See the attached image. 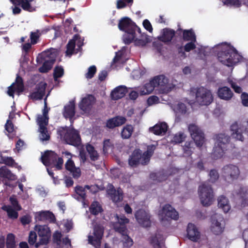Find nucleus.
<instances>
[{
	"mask_svg": "<svg viewBox=\"0 0 248 248\" xmlns=\"http://www.w3.org/2000/svg\"><path fill=\"white\" fill-rule=\"evenodd\" d=\"M6 246L7 248H14L15 246V236L12 233L7 235L6 239Z\"/></svg>",
	"mask_w": 248,
	"mask_h": 248,
	"instance_id": "nucleus-52",
	"label": "nucleus"
},
{
	"mask_svg": "<svg viewBox=\"0 0 248 248\" xmlns=\"http://www.w3.org/2000/svg\"><path fill=\"white\" fill-rule=\"evenodd\" d=\"M83 39L78 35H74L73 39L71 40L67 45L66 55L70 57L74 53H77L80 50L83 44Z\"/></svg>",
	"mask_w": 248,
	"mask_h": 248,
	"instance_id": "nucleus-16",
	"label": "nucleus"
},
{
	"mask_svg": "<svg viewBox=\"0 0 248 248\" xmlns=\"http://www.w3.org/2000/svg\"><path fill=\"white\" fill-rule=\"evenodd\" d=\"M191 93L195 94L196 102L200 105L207 106L213 101L214 97L211 91L206 88L201 87L193 89Z\"/></svg>",
	"mask_w": 248,
	"mask_h": 248,
	"instance_id": "nucleus-6",
	"label": "nucleus"
},
{
	"mask_svg": "<svg viewBox=\"0 0 248 248\" xmlns=\"http://www.w3.org/2000/svg\"><path fill=\"white\" fill-rule=\"evenodd\" d=\"M60 135L68 144L76 146L80 143L79 133L72 127L62 128Z\"/></svg>",
	"mask_w": 248,
	"mask_h": 248,
	"instance_id": "nucleus-12",
	"label": "nucleus"
},
{
	"mask_svg": "<svg viewBox=\"0 0 248 248\" xmlns=\"http://www.w3.org/2000/svg\"><path fill=\"white\" fill-rule=\"evenodd\" d=\"M96 72V68L94 65L89 67L88 71L85 74V77L88 79L92 78Z\"/></svg>",
	"mask_w": 248,
	"mask_h": 248,
	"instance_id": "nucleus-57",
	"label": "nucleus"
},
{
	"mask_svg": "<svg viewBox=\"0 0 248 248\" xmlns=\"http://www.w3.org/2000/svg\"><path fill=\"white\" fill-rule=\"evenodd\" d=\"M23 90L24 86L22 79L20 77H17L16 82L9 87L7 93L9 96L14 97V93H16L19 95L23 91Z\"/></svg>",
	"mask_w": 248,
	"mask_h": 248,
	"instance_id": "nucleus-23",
	"label": "nucleus"
},
{
	"mask_svg": "<svg viewBox=\"0 0 248 248\" xmlns=\"http://www.w3.org/2000/svg\"><path fill=\"white\" fill-rule=\"evenodd\" d=\"M126 119L122 116H117L108 120L107 122V126L109 128H113L124 124Z\"/></svg>",
	"mask_w": 248,
	"mask_h": 248,
	"instance_id": "nucleus-38",
	"label": "nucleus"
},
{
	"mask_svg": "<svg viewBox=\"0 0 248 248\" xmlns=\"http://www.w3.org/2000/svg\"><path fill=\"white\" fill-rule=\"evenodd\" d=\"M222 174L225 180L228 183H231L239 179L240 171L237 166L228 165L223 167Z\"/></svg>",
	"mask_w": 248,
	"mask_h": 248,
	"instance_id": "nucleus-13",
	"label": "nucleus"
},
{
	"mask_svg": "<svg viewBox=\"0 0 248 248\" xmlns=\"http://www.w3.org/2000/svg\"><path fill=\"white\" fill-rule=\"evenodd\" d=\"M188 130L197 146H202L204 142V137L201 129L195 124H192L189 125Z\"/></svg>",
	"mask_w": 248,
	"mask_h": 248,
	"instance_id": "nucleus-17",
	"label": "nucleus"
},
{
	"mask_svg": "<svg viewBox=\"0 0 248 248\" xmlns=\"http://www.w3.org/2000/svg\"><path fill=\"white\" fill-rule=\"evenodd\" d=\"M95 102L94 97L88 94L83 97L79 104V108L84 112L88 111Z\"/></svg>",
	"mask_w": 248,
	"mask_h": 248,
	"instance_id": "nucleus-27",
	"label": "nucleus"
},
{
	"mask_svg": "<svg viewBox=\"0 0 248 248\" xmlns=\"http://www.w3.org/2000/svg\"><path fill=\"white\" fill-rule=\"evenodd\" d=\"M233 198L242 202V205L244 206L245 199L248 198V187L245 186H238L235 189L232 193Z\"/></svg>",
	"mask_w": 248,
	"mask_h": 248,
	"instance_id": "nucleus-24",
	"label": "nucleus"
},
{
	"mask_svg": "<svg viewBox=\"0 0 248 248\" xmlns=\"http://www.w3.org/2000/svg\"><path fill=\"white\" fill-rule=\"evenodd\" d=\"M221 1L227 6L239 7L241 5L243 0H221Z\"/></svg>",
	"mask_w": 248,
	"mask_h": 248,
	"instance_id": "nucleus-48",
	"label": "nucleus"
},
{
	"mask_svg": "<svg viewBox=\"0 0 248 248\" xmlns=\"http://www.w3.org/2000/svg\"><path fill=\"white\" fill-rule=\"evenodd\" d=\"M120 30L125 32L123 39L125 44H130L135 36L134 34L137 31L140 34V29L128 17L123 18L119 22L118 25Z\"/></svg>",
	"mask_w": 248,
	"mask_h": 248,
	"instance_id": "nucleus-2",
	"label": "nucleus"
},
{
	"mask_svg": "<svg viewBox=\"0 0 248 248\" xmlns=\"http://www.w3.org/2000/svg\"><path fill=\"white\" fill-rule=\"evenodd\" d=\"M57 55L58 50L53 48L39 54L37 57V62L38 63L43 62L42 66L39 68V71L46 73L49 70L52 68Z\"/></svg>",
	"mask_w": 248,
	"mask_h": 248,
	"instance_id": "nucleus-4",
	"label": "nucleus"
},
{
	"mask_svg": "<svg viewBox=\"0 0 248 248\" xmlns=\"http://www.w3.org/2000/svg\"><path fill=\"white\" fill-rule=\"evenodd\" d=\"M128 92V89L125 86L120 85L111 91L110 96L113 100H118L123 97Z\"/></svg>",
	"mask_w": 248,
	"mask_h": 248,
	"instance_id": "nucleus-29",
	"label": "nucleus"
},
{
	"mask_svg": "<svg viewBox=\"0 0 248 248\" xmlns=\"http://www.w3.org/2000/svg\"><path fill=\"white\" fill-rule=\"evenodd\" d=\"M103 234V229L101 226H94L93 235H89L88 236L89 243L95 248H99Z\"/></svg>",
	"mask_w": 248,
	"mask_h": 248,
	"instance_id": "nucleus-21",
	"label": "nucleus"
},
{
	"mask_svg": "<svg viewBox=\"0 0 248 248\" xmlns=\"http://www.w3.org/2000/svg\"><path fill=\"white\" fill-rule=\"evenodd\" d=\"M210 180L212 182H215L218 178V174L216 170H211L210 174Z\"/></svg>",
	"mask_w": 248,
	"mask_h": 248,
	"instance_id": "nucleus-64",
	"label": "nucleus"
},
{
	"mask_svg": "<svg viewBox=\"0 0 248 248\" xmlns=\"http://www.w3.org/2000/svg\"><path fill=\"white\" fill-rule=\"evenodd\" d=\"M155 148L154 145L148 146L147 150L142 155L140 150H136L132 153L129 159V164L131 167H135L139 164L145 165L149 162L150 157Z\"/></svg>",
	"mask_w": 248,
	"mask_h": 248,
	"instance_id": "nucleus-5",
	"label": "nucleus"
},
{
	"mask_svg": "<svg viewBox=\"0 0 248 248\" xmlns=\"http://www.w3.org/2000/svg\"><path fill=\"white\" fill-rule=\"evenodd\" d=\"M112 144L109 140H106L104 141L103 151L104 154L108 153L109 149H111Z\"/></svg>",
	"mask_w": 248,
	"mask_h": 248,
	"instance_id": "nucleus-58",
	"label": "nucleus"
},
{
	"mask_svg": "<svg viewBox=\"0 0 248 248\" xmlns=\"http://www.w3.org/2000/svg\"><path fill=\"white\" fill-rule=\"evenodd\" d=\"M114 220L116 222H114L112 226L114 230L120 232L122 235V241L124 247L129 248L133 244L132 239L127 235V229L125 224L128 223L129 219L124 216L119 217L117 215L114 216Z\"/></svg>",
	"mask_w": 248,
	"mask_h": 248,
	"instance_id": "nucleus-3",
	"label": "nucleus"
},
{
	"mask_svg": "<svg viewBox=\"0 0 248 248\" xmlns=\"http://www.w3.org/2000/svg\"><path fill=\"white\" fill-rule=\"evenodd\" d=\"M183 39L186 41H194L196 42V36L192 30H185L183 32Z\"/></svg>",
	"mask_w": 248,
	"mask_h": 248,
	"instance_id": "nucleus-45",
	"label": "nucleus"
},
{
	"mask_svg": "<svg viewBox=\"0 0 248 248\" xmlns=\"http://www.w3.org/2000/svg\"><path fill=\"white\" fill-rule=\"evenodd\" d=\"M0 175L10 180L16 179V176L13 174L6 167H2L0 170Z\"/></svg>",
	"mask_w": 248,
	"mask_h": 248,
	"instance_id": "nucleus-42",
	"label": "nucleus"
},
{
	"mask_svg": "<svg viewBox=\"0 0 248 248\" xmlns=\"http://www.w3.org/2000/svg\"><path fill=\"white\" fill-rule=\"evenodd\" d=\"M215 143L213 148L212 156L213 159H217L222 157L225 153L229 137L224 134L217 135L215 138Z\"/></svg>",
	"mask_w": 248,
	"mask_h": 248,
	"instance_id": "nucleus-7",
	"label": "nucleus"
},
{
	"mask_svg": "<svg viewBox=\"0 0 248 248\" xmlns=\"http://www.w3.org/2000/svg\"><path fill=\"white\" fill-rule=\"evenodd\" d=\"M174 111L176 114H185L186 112V108L183 103L178 102L172 106Z\"/></svg>",
	"mask_w": 248,
	"mask_h": 248,
	"instance_id": "nucleus-44",
	"label": "nucleus"
},
{
	"mask_svg": "<svg viewBox=\"0 0 248 248\" xmlns=\"http://www.w3.org/2000/svg\"><path fill=\"white\" fill-rule=\"evenodd\" d=\"M35 230L37 232L40 237L39 242L35 244L38 248L40 245H46L48 243L51 236L49 228L46 225H36Z\"/></svg>",
	"mask_w": 248,
	"mask_h": 248,
	"instance_id": "nucleus-15",
	"label": "nucleus"
},
{
	"mask_svg": "<svg viewBox=\"0 0 248 248\" xmlns=\"http://www.w3.org/2000/svg\"><path fill=\"white\" fill-rule=\"evenodd\" d=\"M10 201L13 208L10 205H3L2 210L5 211L8 217L13 219H16L18 217L17 211L21 210V207L18 204V201L15 196H12L10 198Z\"/></svg>",
	"mask_w": 248,
	"mask_h": 248,
	"instance_id": "nucleus-18",
	"label": "nucleus"
},
{
	"mask_svg": "<svg viewBox=\"0 0 248 248\" xmlns=\"http://www.w3.org/2000/svg\"><path fill=\"white\" fill-rule=\"evenodd\" d=\"M232 136L237 140L242 141L243 136V131L245 130L248 136V120L243 123H234L231 126Z\"/></svg>",
	"mask_w": 248,
	"mask_h": 248,
	"instance_id": "nucleus-14",
	"label": "nucleus"
},
{
	"mask_svg": "<svg viewBox=\"0 0 248 248\" xmlns=\"http://www.w3.org/2000/svg\"><path fill=\"white\" fill-rule=\"evenodd\" d=\"M65 229L66 232H69L73 228V223L71 220L63 219L61 223Z\"/></svg>",
	"mask_w": 248,
	"mask_h": 248,
	"instance_id": "nucleus-55",
	"label": "nucleus"
},
{
	"mask_svg": "<svg viewBox=\"0 0 248 248\" xmlns=\"http://www.w3.org/2000/svg\"><path fill=\"white\" fill-rule=\"evenodd\" d=\"M37 235L35 232H31L29 236V243L30 245L36 244Z\"/></svg>",
	"mask_w": 248,
	"mask_h": 248,
	"instance_id": "nucleus-60",
	"label": "nucleus"
},
{
	"mask_svg": "<svg viewBox=\"0 0 248 248\" xmlns=\"http://www.w3.org/2000/svg\"><path fill=\"white\" fill-rule=\"evenodd\" d=\"M159 102V98L156 96H151L147 100L148 104L150 106L157 104Z\"/></svg>",
	"mask_w": 248,
	"mask_h": 248,
	"instance_id": "nucleus-63",
	"label": "nucleus"
},
{
	"mask_svg": "<svg viewBox=\"0 0 248 248\" xmlns=\"http://www.w3.org/2000/svg\"><path fill=\"white\" fill-rule=\"evenodd\" d=\"M168 125L166 123L161 122L150 128V131L156 135H163L167 132Z\"/></svg>",
	"mask_w": 248,
	"mask_h": 248,
	"instance_id": "nucleus-35",
	"label": "nucleus"
},
{
	"mask_svg": "<svg viewBox=\"0 0 248 248\" xmlns=\"http://www.w3.org/2000/svg\"><path fill=\"white\" fill-rule=\"evenodd\" d=\"M47 114L48 110L46 108V98H45V108L43 110V115H38L37 119V122L39 126V138L42 141L47 140L49 139L50 137L46 128L48 121Z\"/></svg>",
	"mask_w": 248,
	"mask_h": 248,
	"instance_id": "nucleus-8",
	"label": "nucleus"
},
{
	"mask_svg": "<svg viewBox=\"0 0 248 248\" xmlns=\"http://www.w3.org/2000/svg\"><path fill=\"white\" fill-rule=\"evenodd\" d=\"M198 194L201 203L205 206L211 205L214 200V192L211 186L206 183L200 185L198 189Z\"/></svg>",
	"mask_w": 248,
	"mask_h": 248,
	"instance_id": "nucleus-9",
	"label": "nucleus"
},
{
	"mask_svg": "<svg viewBox=\"0 0 248 248\" xmlns=\"http://www.w3.org/2000/svg\"><path fill=\"white\" fill-rule=\"evenodd\" d=\"M187 235L190 240L196 242L200 238V232L195 225L189 223L187 228Z\"/></svg>",
	"mask_w": 248,
	"mask_h": 248,
	"instance_id": "nucleus-31",
	"label": "nucleus"
},
{
	"mask_svg": "<svg viewBox=\"0 0 248 248\" xmlns=\"http://www.w3.org/2000/svg\"><path fill=\"white\" fill-rule=\"evenodd\" d=\"M227 81L236 93H240L242 92L241 80L237 79L232 77H229L228 78Z\"/></svg>",
	"mask_w": 248,
	"mask_h": 248,
	"instance_id": "nucleus-40",
	"label": "nucleus"
},
{
	"mask_svg": "<svg viewBox=\"0 0 248 248\" xmlns=\"http://www.w3.org/2000/svg\"><path fill=\"white\" fill-rule=\"evenodd\" d=\"M33 0H23L21 3L22 8L29 12H32L35 10V8L31 5Z\"/></svg>",
	"mask_w": 248,
	"mask_h": 248,
	"instance_id": "nucleus-50",
	"label": "nucleus"
},
{
	"mask_svg": "<svg viewBox=\"0 0 248 248\" xmlns=\"http://www.w3.org/2000/svg\"><path fill=\"white\" fill-rule=\"evenodd\" d=\"M5 130L9 133H11L14 131V125L10 120H8L5 125Z\"/></svg>",
	"mask_w": 248,
	"mask_h": 248,
	"instance_id": "nucleus-62",
	"label": "nucleus"
},
{
	"mask_svg": "<svg viewBox=\"0 0 248 248\" xmlns=\"http://www.w3.org/2000/svg\"><path fill=\"white\" fill-rule=\"evenodd\" d=\"M63 69L61 66H57L54 71V78L57 81V78L62 77L63 75Z\"/></svg>",
	"mask_w": 248,
	"mask_h": 248,
	"instance_id": "nucleus-56",
	"label": "nucleus"
},
{
	"mask_svg": "<svg viewBox=\"0 0 248 248\" xmlns=\"http://www.w3.org/2000/svg\"><path fill=\"white\" fill-rule=\"evenodd\" d=\"M86 149L90 155L91 160L95 161L98 159L99 155L96 151H95L92 145L88 144L86 146Z\"/></svg>",
	"mask_w": 248,
	"mask_h": 248,
	"instance_id": "nucleus-46",
	"label": "nucleus"
},
{
	"mask_svg": "<svg viewBox=\"0 0 248 248\" xmlns=\"http://www.w3.org/2000/svg\"><path fill=\"white\" fill-rule=\"evenodd\" d=\"M75 100L70 101L64 108L63 116L66 118L72 119L75 115Z\"/></svg>",
	"mask_w": 248,
	"mask_h": 248,
	"instance_id": "nucleus-36",
	"label": "nucleus"
},
{
	"mask_svg": "<svg viewBox=\"0 0 248 248\" xmlns=\"http://www.w3.org/2000/svg\"><path fill=\"white\" fill-rule=\"evenodd\" d=\"M241 100L244 106L248 107V93H243L241 95Z\"/></svg>",
	"mask_w": 248,
	"mask_h": 248,
	"instance_id": "nucleus-61",
	"label": "nucleus"
},
{
	"mask_svg": "<svg viewBox=\"0 0 248 248\" xmlns=\"http://www.w3.org/2000/svg\"><path fill=\"white\" fill-rule=\"evenodd\" d=\"M211 229L212 232L216 235L221 234L224 228L223 218L220 215L215 214L212 217Z\"/></svg>",
	"mask_w": 248,
	"mask_h": 248,
	"instance_id": "nucleus-20",
	"label": "nucleus"
},
{
	"mask_svg": "<svg viewBox=\"0 0 248 248\" xmlns=\"http://www.w3.org/2000/svg\"><path fill=\"white\" fill-rule=\"evenodd\" d=\"M141 32L139 34L137 31L134 34L135 38L132 41H134V43L136 46H144L147 43L146 37L143 36H141Z\"/></svg>",
	"mask_w": 248,
	"mask_h": 248,
	"instance_id": "nucleus-43",
	"label": "nucleus"
},
{
	"mask_svg": "<svg viewBox=\"0 0 248 248\" xmlns=\"http://www.w3.org/2000/svg\"><path fill=\"white\" fill-rule=\"evenodd\" d=\"M62 236L61 232L56 231L53 236L54 241L59 248H70L71 246L70 239L68 237H65L62 240Z\"/></svg>",
	"mask_w": 248,
	"mask_h": 248,
	"instance_id": "nucleus-26",
	"label": "nucleus"
},
{
	"mask_svg": "<svg viewBox=\"0 0 248 248\" xmlns=\"http://www.w3.org/2000/svg\"><path fill=\"white\" fill-rule=\"evenodd\" d=\"M46 86V84L45 82H40L30 95V98L32 100L41 99L45 94Z\"/></svg>",
	"mask_w": 248,
	"mask_h": 248,
	"instance_id": "nucleus-25",
	"label": "nucleus"
},
{
	"mask_svg": "<svg viewBox=\"0 0 248 248\" xmlns=\"http://www.w3.org/2000/svg\"><path fill=\"white\" fill-rule=\"evenodd\" d=\"M135 217L138 223L143 227H149L151 225L150 216L148 212L140 209L137 211Z\"/></svg>",
	"mask_w": 248,
	"mask_h": 248,
	"instance_id": "nucleus-22",
	"label": "nucleus"
},
{
	"mask_svg": "<svg viewBox=\"0 0 248 248\" xmlns=\"http://www.w3.org/2000/svg\"><path fill=\"white\" fill-rule=\"evenodd\" d=\"M133 2V0H118L117 1V8L122 9L125 7L126 6H131Z\"/></svg>",
	"mask_w": 248,
	"mask_h": 248,
	"instance_id": "nucleus-51",
	"label": "nucleus"
},
{
	"mask_svg": "<svg viewBox=\"0 0 248 248\" xmlns=\"http://www.w3.org/2000/svg\"><path fill=\"white\" fill-rule=\"evenodd\" d=\"M155 88V85L152 78L149 82L141 86L138 87L136 89L139 90L140 95H143L151 93Z\"/></svg>",
	"mask_w": 248,
	"mask_h": 248,
	"instance_id": "nucleus-32",
	"label": "nucleus"
},
{
	"mask_svg": "<svg viewBox=\"0 0 248 248\" xmlns=\"http://www.w3.org/2000/svg\"><path fill=\"white\" fill-rule=\"evenodd\" d=\"M217 95L219 98L229 101L232 99L233 93L229 88L224 86L218 89Z\"/></svg>",
	"mask_w": 248,
	"mask_h": 248,
	"instance_id": "nucleus-33",
	"label": "nucleus"
},
{
	"mask_svg": "<svg viewBox=\"0 0 248 248\" xmlns=\"http://www.w3.org/2000/svg\"><path fill=\"white\" fill-rule=\"evenodd\" d=\"M158 216L164 225L170 224V219L176 220L179 218L178 212L170 204L165 205L159 211Z\"/></svg>",
	"mask_w": 248,
	"mask_h": 248,
	"instance_id": "nucleus-10",
	"label": "nucleus"
},
{
	"mask_svg": "<svg viewBox=\"0 0 248 248\" xmlns=\"http://www.w3.org/2000/svg\"><path fill=\"white\" fill-rule=\"evenodd\" d=\"M133 131V128L131 125H127L125 126L121 133L122 137L124 139H128Z\"/></svg>",
	"mask_w": 248,
	"mask_h": 248,
	"instance_id": "nucleus-47",
	"label": "nucleus"
},
{
	"mask_svg": "<svg viewBox=\"0 0 248 248\" xmlns=\"http://www.w3.org/2000/svg\"><path fill=\"white\" fill-rule=\"evenodd\" d=\"M185 138V136L183 133L179 132L176 134L171 140V142L174 143H181Z\"/></svg>",
	"mask_w": 248,
	"mask_h": 248,
	"instance_id": "nucleus-53",
	"label": "nucleus"
},
{
	"mask_svg": "<svg viewBox=\"0 0 248 248\" xmlns=\"http://www.w3.org/2000/svg\"><path fill=\"white\" fill-rule=\"evenodd\" d=\"M35 218L36 221H47L49 222L54 221V215L49 211H41L35 214Z\"/></svg>",
	"mask_w": 248,
	"mask_h": 248,
	"instance_id": "nucleus-30",
	"label": "nucleus"
},
{
	"mask_svg": "<svg viewBox=\"0 0 248 248\" xmlns=\"http://www.w3.org/2000/svg\"><path fill=\"white\" fill-rule=\"evenodd\" d=\"M218 206L225 213L228 212L231 209V205L229 200L223 195L220 196L217 198Z\"/></svg>",
	"mask_w": 248,
	"mask_h": 248,
	"instance_id": "nucleus-39",
	"label": "nucleus"
},
{
	"mask_svg": "<svg viewBox=\"0 0 248 248\" xmlns=\"http://www.w3.org/2000/svg\"><path fill=\"white\" fill-rule=\"evenodd\" d=\"M164 239L162 234L157 233L151 238L150 242L154 248H164Z\"/></svg>",
	"mask_w": 248,
	"mask_h": 248,
	"instance_id": "nucleus-34",
	"label": "nucleus"
},
{
	"mask_svg": "<svg viewBox=\"0 0 248 248\" xmlns=\"http://www.w3.org/2000/svg\"><path fill=\"white\" fill-rule=\"evenodd\" d=\"M153 80L155 87H158L161 93H168L171 90V86L168 84V79L164 76H156L153 78Z\"/></svg>",
	"mask_w": 248,
	"mask_h": 248,
	"instance_id": "nucleus-19",
	"label": "nucleus"
},
{
	"mask_svg": "<svg viewBox=\"0 0 248 248\" xmlns=\"http://www.w3.org/2000/svg\"><path fill=\"white\" fill-rule=\"evenodd\" d=\"M65 168L67 170L70 171L74 178H78L81 174L80 170L76 168L74 162L71 160H67L65 163Z\"/></svg>",
	"mask_w": 248,
	"mask_h": 248,
	"instance_id": "nucleus-37",
	"label": "nucleus"
},
{
	"mask_svg": "<svg viewBox=\"0 0 248 248\" xmlns=\"http://www.w3.org/2000/svg\"><path fill=\"white\" fill-rule=\"evenodd\" d=\"M41 160L46 166H52L58 170L62 169L63 163L62 158L58 157L57 155L52 151L46 152L42 155Z\"/></svg>",
	"mask_w": 248,
	"mask_h": 248,
	"instance_id": "nucleus-11",
	"label": "nucleus"
},
{
	"mask_svg": "<svg viewBox=\"0 0 248 248\" xmlns=\"http://www.w3.org/2000/svg\"><path fill=\"white\" fill-rule=\"evenodd\" d=\"M107 192L115 203H117L123 199V191L120 188L116 190L114 189V186L109 184L108 186Z\"/></svg>",
	"mask_w": 248,
	"mask_h": 248,
	"instance_id": "nucleus-28",
	"label": "nucleus"
},
{
	"mask_svg": "<svg viewBox=\"0 0 248 248\" xmlns=\"http://www.w3.org/2000/svg\"><path fill=\"white\" fill-rule=\"evenodd\" d=\"M214 49L217 51V56L218 61L227 66H233L242 59L236 49L230 45L223 43L217 45Z\"/></svg>",
	"mask_w": 248,
	"mask_h": 248,
	"instance_id": "nucleus-1",
	"label": "nucleus"
},
{
	"mask_svg": "<svg viewBox=\"0 0 248 248\" xmlns=\"http://www.w3.org/2000/svg\"><path fill=\"white\" fill-rule=\"evenodd\" d=\"M87 189L85 186L83 187L82 186H78L75 187V191L80 197V199L84 200L86 197L85 189Z\"/></svg>",
	"mask_w": 248,
	"mask_h": 248,
	"instance_id": "nucleus-54",
	"label": "nucleus"
},
{
	"mask_svg": "<svg viewBox=\"0 0 248 248\" xmlns=\"http://www.w3.org/2000/svg\"><path fill=\"white\" fill-rule=\"evenodd\" d=\"M40 33L38 31L35 32H31L30 35V38L31 40V43L32 44H35L37 42V40L40 36Z\"/></svg>",
	"mask_w": 248,
	"mask_h": 248,
	"instance_id": "nucleus-59",
	"label": "nucleus"
},
{
	"mask_svg": "<svg viewBox=\"0 0 248 248\" xmlns=\"http://www.w3.org/2000/svg\"><path fill=\"white\" fill-rule=\"evenodd\" d=\"M90 210L91 212L93 215H97L102 211V208L100 204L97 202H94L91 204Z\"/></svg>",
	"mask_w": 248,
	"mask_h": 248,
	"instance_id": "nucleus-49",
	"label": "nucleus"
},
{
	"mask_svg": "<svg viewBox=\"0 0 248 248\" xmlns=\"http://www.w3.org/2000/svg\"><path fill=\"white\" fill-rule=\"evenodd\" d=\"M175 32L173 30L165 29L162 30L159 39L162 42H169L171 40Z\"/></svg>",
	"mask_w": 248,
	"mask_h": 248,
	"instance_id": "nucleus-41",
	"label": "nucleus"
}]
</instances>
